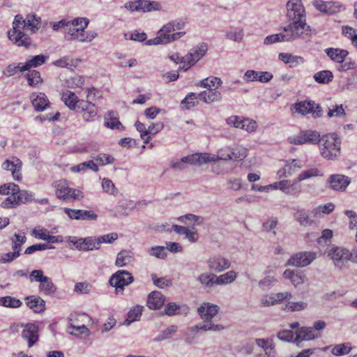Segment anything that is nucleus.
I'll use <instances>...</instances> for the list:
<instances>
[{
  "label": "nucleus",
  "mask_w": 357,
  "mask_h": 357,
  "mask_svg": "<svg viewBox=\"0 0 357 357\" xmlns=\"http://www.w3.org/2000/svg\"><path fill=\"white\" fill-rule=\"evenodd\" d=\"M40 21V17L34 14L28 15L26 20L21 15H17L13 22L12 30L8 32L9 39L18 47L28 48L31 45V40L24 29L26 27L34 33L38 30Z\"/></svg>",
  "instance_id": "f257e3e1"
},
{
  "label": "nucleus",
  "mask_w": 357,
  "mask_h": 357,
  "mask_svg": "<svg viewBox=\"0 0 357 357\" xmlns=\"http://www.w3.org/2000/svg\"><path fill=\"white\" fill-rule=\"evenodd\" d=\"M89 23V20L86 17H77L70 21L66 31L65 38L67 40L79 43L91 42L97 36V33L93 31H85Z\"/></svg>",
  "instance_id": "f03ea898"
},
{
  "label": "nucleus",
  "mask_w": 357,
  "mask_h": 357,
  "mask_svg": "<svg viewBox=\"0 0 357 357\" xmlns=\"http://www.w3.org/2000/svg\"><path fill=\"white\" fill-rule=\"evenodd\" d=\"M219 307L214 304L208 303L201 305L197 311L204 324L202 325H196L189 328L193 333H197L199 330L207 331H220L224 329V327L220 324H215L211 320L218 314Z\"/></svg>",
  "instance_id": "7ed1b4c3"
},
{
  "label": "nucleus",
  "mask_w": 357,
  "mask_h": 357,
  "mask_svg": "<svg viewBox=\"0 0 357 357\" xmlns=\"http://www.w3.org/2000/svg\"><path fill=\"white\" fill-rule=\"evenodd\" d=\"M319 144L321 156L327 160H336L340 154L341 140L335 133L323 135Z\"/></svg>",
  "instance_id": "20e7f679"
},
{
  "label": "nucleus",
  "mask_w": 357,
  "mask_h": 357,
  "mask_svg": "<svg viewBox=\"0 0 357 357\" xmlns=\"http://www.w3.org/2000/svg\"><path fill=\"white\" fill-rule=\"evenodd\" d=\"M284 32L288 37V41L298 38H306L310 35V27L305 23V20L294 21L287 26H284Z\"/></svg>",
  "instance_id": "39448f33"
},
{
  "label": "nucleus",
  "mask_w": 357,
  "mask_h": 357,
  "mask_svg": "<svg viewBox=\"0 0 357 357\" xmlns=\"http://www.w3.org/2000/svg\"><path fill=\"white\" fill-rule=\"evenodd\" d=\"M56 195L59 199L63 200H76L83 198L82 192L76 189L69 187L68 182L65 180H60L55 182Z\"/></svg>",
  "instance_id": "423d86ee"
},
{
  "label": "nucleus",
  "mask_w": 357,
  "mask_h": 357,
  "mask_svg": "<svg viewBox=\"0 0 357 357\" xmlns=\"http://www.w3.org/2000/svg\"><path fill=\"white\" fill-rule=\"evenodd\" d=\"M208 160V156L195 153L183 157L181 160H172L170 162V167L176 170H183L186 168L185 164L200 166L207 164Z\"/></svg>",
  "instance_id": "0eeeda50"
},
{
  "label": "nucleus",
  "mask_w": 357,
  "mask_h": 357,
  "mask_svg": "<svg viewBox=\"0 0 357 357\" xmlns=\"http://www.w3.org/2000/svg\"><path fill=\"white\" fill-rule=\"evenodd\" d=\"M134 278L129 271L120 270L111 276L109 284L115 287L116 294H122L124 287L131 284Z\"/></svg>",
  "instance_id": "6e6552de"
},
{
  "label": "nucleus",
  "mask_w": 357,
  "mask_h": 357,
  "mask_svg": "<svg viewBox=\"0 0 357 357\" xmlns=\"http://www.w3.org/2000/svg\"><path fill=\"white\" fill-rule=\"evenodd\" d=\"M320 141V134L316 130H307L297 135L288 137V142L291 144L301 145L304 144H318Z\"/></svg>",
  "instance_id": "1a4fd4ad"
},
{
  "label": "nucleus",
  "mask_w": 357,
  "mask_h": 357,
  "mask_svg": "<svg viewBox=\"0 0 357 357\" xmlns=\"http://www.w3.org/2000/svg\"><path fill=\"white\" fill-rule=\"evenodd\" d=\"M328 256L333 260L335 267L342 268L351 259V252L342 247H333L327 252Z\"/></svg>",
  "instance_id": "9d476101"
},
{
  "label": "nucleus",
  "mask_w": 357,
  "mask_h": 357,
  "mask_svg": "<svg viewBox=\"0 0 357 357\" xmlns=\"http://www.w3.org/2000/svg\"><path fill=\"white\" fill-rule=\"evenodd\" d=\"M124 7L132 12H151L159 10L161 6L158 1H150L146 0H136L130 1L125 4Z\"/></svg>",
  "instance_id": "9b49d317"
},
{
  "label": "nucleus",
  "mask_w": 357,
  "mask_h": 357,
  "mask_svg": "<svg viewBox=\"0 0 357 357\" xmlns=\"http://www.w3.org/2000/svg\"><path fill=\"white\" fill-rule=\"evenodd\" d=\"M317 258L315 252H300L294 255L287 262L286 266L305 267Z\"/></svg>",
  "instance_id": "f8f14e48"
},
{
  "label": "nucleus",
  "mask_w": 357,
  "mask_h": 357,
  "mask_svg": "<svg viewBox=\"0 0 357 357\" xmlns=\"http://www.w3.org/2000/svg\"><path fill=\"white\" fill-rule=\"evenodd\" d=\"M295 112L301 115L312 114L313 118H318L322 115L321 107L319 105H315L313 101H301L293 105Z\"/></svg>",
  "instance_id": "ddd939ff"
},
{
  "label": "nucleus",
  "mask_w": 357,
  "mask_h": 357,
  "mask_svg": "<svg viewBox=\"0 0 357 357\" xmlns=\"http://www.w3.org/2000/svg\"><path fill=\"white\" fill-rule=\"evenodd\" d=\"M304 12L301 0H289L287 3V16L289 20H305Z\"/></svg>",
  "instance_id": "4468645a"
},
{
  "label": "nucleus",
  "mask_w": 357,
  "mask_h": 357,
  "mask_svg": "<svg viewBox=\"0 0 357 357\" xmlns=\"http://www.w3.org/2000/svg\"><path fill=\"white\" fill-rule=\"evenodd\" d=\"M208 50L207 43H202L190 51L184 56L185 60L191 65H195L201 58H202Z\"/></svg>",
  "instance_id": "2eb2a0df"
},
{
  "label": "nucleus",
  "mask_w": 357,
  "mask_h": 357,
  "mask_svg": "<svg viewBox=\"0 0 357 357\" xmlns=\"http://www.w3.org/2000/svg\"><path fill=\"white\" fill-rule=\"evenodd\" d=\"M64 212L73 220H95L98 215L91 210L71 209L65 208Z\"/></svg>",
  "instance_id": "dca6fc26"
},
{
  "label": "nucleus",
  "mask_w": 357,
  "mask_h": 357,
  "mask_svg": "<svg viewBox=\"0 0 357 357\" xmlns=\"http://www.w3.org/2000/svg\"><path fill=\"white\" fill-rule=\"evenodd\" d=\"M207 264L211 271L217 273L224 271L231 266L229 260L221 255L210 257L207 261Z\"/></svg>",
  "instance_id": "f3484780"
},
{
  "label": "nucleus",
  "mask_w": 357,
  "mask_h": 357,
  "mask_svg": "<svg viewBox=\"0 0 357 357\" xmlns=\"http://www.w3.org/2000/svg\"><path fill=\"white\" fill-rule=\"evenodd\" d=\"M22 166L21 160L17 158H13L12 160H6L2 165V167L6 170L10 171L13 178L18 181L22 179Z\"/></svg>",
  "instance_id": "a211bd4d"
},
{
  "label": "nucleus",
  "mask_w": 357,
  "mask_h": 357,
  "mask_svg": "<svg viewBox=\"0 0 357 357\" xmlns=\"http://www.w3.org/2000/svg\"><path fill=\"white\" fill-rule=\"evenodd\" d=\"M22 337L28 341V347H31L38 340V328L35 324H27L22 333Z\"/></svg>",
  "instance_id": "6ab92c4d"
},
{
  "label": "nucleus",
  "mask_w": 357,
  "mask_h": 357,
  "mask_svg": "<svg viewBox=\"0 0 357 357\" xmlns=\"http://www.w3.org/2000/svg\"><path fill=\"white\" fill-rule=\"evenodd\" d=\"M26 306L35 313H41L45 310V301L38 296H29L25 298Z\"/></svg>",
  "instance_id": "aec40b11"
},
{
  "label": "nucleus",
  "mask_w": 357,
  "mask_h": 357,
  "mask_svg": "<svg viewBox=\"0 0 357 357\" xmlns=\"http://www.w3.org/2000/svg\"><path fill=\"white\" fill-rule=\"evenodd\" d=\"M294 218L301 226L310 227L315 224L317 217L312 215V211L307 213L305 210L301 209L294 213Z\"/></svg>",
  "instance_id": "412c9836"
},
{
  "label": "nucleus",
  "mask_w": 357,
  "mask_h": 357,
  "mask_svg": "<svg viewBox=\"0 0 357 357\" xmlns=\"http://www.w3.org/2000/svg\"><path fill=\"white\" fill-rule=\"evenodd\" d=\"M328 183H330V186L333 190L337 191H343L348 186L350 181L348 177L340 174H336L331 175L329 177Z\"/></svg>",
  "instance_id": "4be33fe9"
},
{
  "label": "nucleus",
  "mask_w": 357,
  "mask_h": 357,
  "mask_svg": "<svg viewBox=\"0 0 357 357\" xmlns=\"http://www.w3.org/2000/svg\"><path fill=\"white\" fill-rule=\"evenodd\" d=\"M31 100L33 107L38 112L43 111L50 104L47 96L43 93H33Z\"/></svg>",
  "instance_id": "5701e85b"
},
{
  "label": "nucleus",
  "mask_w": 357,
  "mask_h": 357,
  "mask_svg": "<svg viewBox=\"0 0 357 357\" xmlns=\"http://www.w3.org/2000/svg\"><path fill=\"white\" fill-rule=\"evenodd\" d=\"M283 277L285 279L289 280L295 287H298L304 284L307 280V277L303 273H295L294 271L290 269L284 271L283 273Z\"/></svg>",
  "instance_id": "b1692460"
},
{
  "label": "nucleus",
  "mask_w": 357,
  "mask_h": 357,
  "mask_svg": "<svg viewBox=\"0 0 357 357\" xmlns=\"http://www.w3.org/2000/svg\"><path fill=\"white\" fill-rule=\"evenodd\" d=\"M165 298L160 291H153L148 296L147 306L152 310L160 308L165 303Z\"/></svg>",
  "instance_id": "393cba45"
},
{
  "label": "nucleus",
  "mask_w": 357,
  "mask_h": 357,
  "mask_svg": "<svg viewBox=\"0 0 357 357\" xmlns=\"http://www.w3.org/2000/svg\"><path fill=\"white\" fill-rule=\"evenodd\" d=\"M279 185L281 186V191L291 195L299 193L302 189L297 178L293 183H291L289 180L281 181H280Z\"/></svg>",
  "instance_id": "a878e982"
},
{
  "label": "nucleus",
  "mask_w": 357,
  "mask_h": 357,
  "mask_svg": "<svg viewBox=\"0 0 357 357\" xmlns=\"http://www.w3.org/2000/svg\"><path fill=\"white\" fill-rule=\"evenodd\" d=\"M61 96L62 101L70 109H76L79 98L75 93L65 90L61 92Z\"/></svg>",
  "instance_id": "bb28decb"
},
{
  "label": "nucleus",
  "mask_w": 357,
  "mask_h": 357,
  "mask_svg": "<svg viewBox=\"0 0 357 357\" xmlns=\"http://www.w3.org/2000/svg\"><path fill=\"white\" fill-rule=\"evenodd\" d=\"M201 100L206 103H211L214 102H219L222 100V96L220 91L216 89H208V91H202L199 94Z\"/></svg>",
  "instance_id": "cd10ccee"
},
{
  "label": "nucleus",
  "mask_w": 357,
  "mask_h": 357,
  "mask_svg": "<svg viewBox=\"0 0 357 357\" xmlns=\"http://www.w3.org/2000/svg\"><path fill=\"white\" fill-rule=\"evenodd\" d=\"M47 56L39 54L31 57L22 66V70H29L32 68L38 67L46 62Z\"/></svg>",
  "instance_id": "c85d7f7f"
},
{
  "label": "nucleus",
  "mask_w": 357,
  "mask_h": 357,
  "mask_svg": "<svg viewBox=\"0 0 357 357\" xmlns=\"http://www.w3.org/2000/svg\"><path fill=\"white\" fill-rule=\"evenodd\" d=\"M143 306L135 305L128 312L127 318L124 321L125 326H130L132 322L139 321L142 313Z\"/></svg>",
  "instance_id": "c756f323"
},
{
  "label": "nucleus",
  "mask_w": 357,
  "mask_h": 357,
  "mask_svg": "<svg viewBox=\"0 0 357 357\" xmlns=\"http://www.w3.org/2000/svg\"><path fill=\"white\" fill-rule=\"evenodd\" d=\"M326 52L331 60L340 63L344 61L345 58L348 55L347 50L340 49L328 48L326 50Z\"/></svg>",
  "instance_id": "7c9ffc66"
},
{
  "label": "nucleus",
  "mask_w": 357,
  "mask_h": 357,
  "mask_svg": "<svg viewBox=\"0 0 357 357\" xmlns=\"http://www.w3.org/2000/svg\"><path fill=\"white\" fill-rule=\"evenodd\" d=\"M97 92V90L95 88H88L87 89V100H79V102H77V107L80 112H84V111L87 110L90 106H92L93 104L91 102V101L94 100L93 98H91V96L96 95V93Z\"/></svg>",
  "instance_id": "2f4dec72"
},
{
  "label": "nucleus",
  "mask_w": 357,
  "mask_h": 357,
  "mask_svg": "<svg viewBox=\"0 0 357 357\" xmlns=\"http://www.w3.org/2000/svg\"><path fill=\"white\" fill-rule=\"evenodd\" d=\"M39 291L45 295L50 296L54 294L56 291V287L52 279L47 276L43 281L40 283Z\"/></svg>",
  "instance_id": "473e14b6"
},
{
  "label": "nucleus",
  "mask_w": 357,
  "mask_h": 357,
  "mask_svg": "<svg viewBox=\"0 0 357 357\" xmlns=\"http://www.w3.org/2000/svg\"><path fill=\"white\" fill-rule=\"evenodd\" d=\"M197 280L205 287L211 288L217 284V275L212 273H203L199 275Z\"/></svg>",
  "instance_id": "72a5a7b5"
},
{
  "label": "nucleus",
  "mask_w": 357,
  "mask_h": 357,
  "mask_svg": "<svg viewBox=\"0 0 357 357\" xmlns=\"http://www.w3.org/2000/svg\"><path fill=\"white\" fill-rule=\"evenodd\" d=\"M317 337L312 328L302 327L296 333L295 341L310 340Z\"/></svg>",
  "instance_id": "f704fd0d"
},
{
  "label": "nucleus",
  "mask_w": 357,
  "mask_h": 357,
  "mask_svg": "<svg viewBox=\"0 0 357 357\" xmlns=\"http://www.w3.org/2000/svg\"><path fill=\"white\" fill-rule=\"evenodd\" d=\"M26 237L24 231H20L19 233H15L10 237L12 244V249L20 252L22 245L26 243Z\"/></svg>",
  "instance_id": "c9c22d12"
},
{
  "label": "nucleus",
  "mask_w": 357,
  "mask_h": 357,
  "mask_svg": "<svg viewBox=\"0 0 357 357\" xmlns=\"http://www.w3.org/2000/svg\"><path fill=\"white\" fill-rule=\"evenodd\" d=\"M231 150L229 149H221L218 152V155L210 154V153H200V155H206L208 158V162H216L219 160H231Z\"/></svg>",
  "instance_id": "e433bc0d"
},
{
  "label": "nucleus",
  "mask_w": 357,
  "mask_h": 357,
  "mask_svg": "<svg viewBox=\"0 0 357 357\" xmlns=\"http://www.w3.org/2000/svg\"><path fill=\"white\" fill-rule=\"evenodd\" d=\"M84 77L80 75H75L63 80V85L66 87L75 89L81 88L84 84Z\"/></svg>",
  "instance_id": "4c0bfd02"
},
{
  "label": "nucleus",
  "mask_w": 357,
  "mask_h": 357,
  "mask_svg": "<svg viewBox=\"0 0 357 357\" xmlns=\"http://www.w3.org/2000/svg\"><path fill=\"white\" fill-rule=\"evenodd\" d=\"M322 171L317 167L310 168L302 172L297 177L298 181L301 182L304 180L310 179L314 177L323 176Z\"/></svg>",
  "instance_id": "58836bf2"
},
{
  "label": "nucleus",
  "mask_w": 357,
  "mask_h": 357,
  "mask_svg": "<svg viewBox=\"0 0 357 357\" xmlns=\"http://www.w3.org/2000/svg\"><path fill=\"white\" fill-rule=\"evenodd\" d=\"M312 5L314 8L321 13L326 14H332L334 10L332 8L333 3L332 2L323 1L322 0H314Z\"/></svg>",
  "instance_id": "ea45409f"
},
{
  "label": "nucleus",
  "mask_w": 357,
  "mask_h": 357,
  "mask_svg": "<svg viewBox=\"0 0 357 357\" xmlns=\"http://www.w3.org/2000/svg\"><path fill=\"white\" fill-rule=\"evenodd\" d=\"M313 77L317 83L328 84L333 80V75L331 71L325 70L316 73Z\"/></svg>",
  "instance_id": "a19ab883"
},
{
  "label": "nucleus",
  "mask_w": 357,
  "mask_h": 357,
  "mask_svg": "<svg viewBox=\"0 0 357 357\" xmlns=\"http://www.w3.org/2000/svg\"><path fill=\"white\" fill-rule=\"evenodd\" d=\"M22 305L20 300L10 296H3L0 298V305L10 308H18Z\"/></svg>",
  "instance_id": "79ce46f5"
},
{
  "label": "nucleus",
  "mask_w": 357,
  "mask_h": 357,
  "mask_svg": "<svg viewBox=\"0 0 357 357\" xmlns=\"http://www.w3.org/2000/svg\"><path fill=\"white\" fill-rule=\"evenodd\" d=\"M131 252L127 250H122L117 254L115 265L118 267H123L132 261Z\"/></svg>",
  "instance_id": "37998d69"
},
{
  "label": "nucleus",
  "mask_w": 357,
  "mask_h": 357,
  "mask_svg": "<svg viewBox=\"0 0 357 357\" xmlns=\"http://www.w3.org/2000/svg\"><path fill=\"white\" fill-rule=\"evenodd\" d=\"M26 77L28 84L32 87H38L43 82L40 73L36 70H29Z\"/></svg>",
  "instance_id": "c03bdc74"
},
{
  "label": "nucleus",
  "mask_w": 357,
  "mask_h": 357,
  "mask_svg": "<svg viewBox=\"0 0 357 357\" xmlns=\"http://www.w3.org/2000/svg\"><path fill=\"white\" fill-rule=\"evenodd\" d=\"M86 169H90L95 172H97L99 170L98 165L93 160H89L72 167L71 171L74 172H79Z\"/></svg>",
  "instance_id": "a18cd8bd"
},
{
  "label": "nucleus",
  "mask_w": 357,
  "mask_h": 357,
  "mask_svg": "<svg viewBox=\"0 0 357 357\" xmlns=\"http://www.w3.org/2000/svg\"><path fill=\"white\" fill-rule=\"evenodd\" d=\"M231 151V160H243L248 155V149L243 146H236Z\"/></svg>",
  "instance_id": "49530a36"
},
{
  "label": "nucleus",
  "mask_w": 357,
  "mask_h": 357,
  "mask_svg": "<svg viewBox=\"0 0 357 357\" xmlns=\"http://www.w3.org/2000/svg\"><path fill=\"white\" fill-rule=\"evenodd\" d=\"M236 276V273L235 271H228L226 273L217 276V284L223 285L230 284L235 281Z\"/></svg>",
  "instance_id": "de8ad7c7"
},
{
  "label": "nucleus",
  "mask_w": 357,
  "mask_h": 357,
  "mask_svg": "<svg viewBox=\"0 0 357 357\" xmlns=\"http://www.w3.org/2000/svg\"><path fill=\"white\" fill-rule=\"evenodd\" d=\"M302 166L298 160H292L291 161H287L284 167L282 169H280L278 173H281L282 172L284 174H287V176H290L293 172L297 171Z\"/></svg>",
  "instance_id": "09e8293b"
},
{
  "label": "nucleus",
  "mask_w": 357,
  "mask_h": 357,
  "mask_svg": "<svg viewBox=\"0 0 357 357\" xmlns=\"http://www.w3.org/2000/svg\"><path fill=\"white\" fill-rule=\"evenodd\" d=\"M335 205L333 203H328L324 205H320L312 210V215L319 218L322 213L330 214L333 211Z\"/></svg>",
  "instance_id": "8fccbe9b"
},
{
  "label": "nucleus",
  "mask_w": 357,
  "mask_h": 357,
  "mask_svg": "<svg viewBox=\"0 0 357 357\" xmlns=\"http://www.w3.org/2000/svg\"><path fill=\"white\" fill-rule=\"evenodd\" d=\"M12 195H16V198L19 205L30 202L33 199V194L27 190H20L18 187L17 192L11 193Z\"/></svg>",
  "instance_id": "3c124183"
},
{
  "label": "nucleus",
  "mask_w": 357,
  "mask_h": 357,
  "mask_svg": "<svg viewBox=\"0 0 357 357\" xmlns=\"http://www.w3.org/2000/svg\"><path fill=\"white\" fill-rule=\"evenodd\" d=\"M177 326H171L163 331L161 332L155 338V341L160 342L162 340H167L173 336V335L176 332Z\"/></svg>",
  "instance_id": "603ef678"
},
{
  "label": "nucleus",
  "mask_w": 357,
  "mask_h": 357,
  "mask_svg": "<svg viewBox=\"0 0 357 357\" xmlns=\"http://www.w3.org/2000/svg\"><path fill=\"white\" fill-rule=\"evenodd\" d=\"M278 41H288V37L285 32L284 33H280L266 36L264 38V43L265 45H271Z\"/></svg>",
  "instance_id": "864d4df0"
},
{
  "label": "nucleus",
  "mask_w": 357,
  "mask_h": 357,
  "mask_svg": "<svg viewBox=\"0 0 357 357\" xmlns=\"http://www.w3.org/2000/svg\"><path fill=\"white\" fill-rule=\"evenodd\" d=\"M99 248L100 244L98 238L92 236L84 238V251L98 250Z\"/></svg>",
  "instance_id": "5fc2aeb1"
},
{
  "label": "nucleus",
  "mask_w": 357,
  "mask_h": 357,
  "mask_svg": "<svg viewBox=\"0 0 357 357\" xmlns=\"http://www.w3.org/2000/svg\"><path fill=\"white\" fill-rule=\"evenodd\" d=\"M351 347L349 343L340 344L334 347L332 349V354L335 356H342L350 352Z\"/></svg>",
  "instance_id": "6e6d98bb"
},
{
  "label": "nucleus",
  "mask_w": 357,
  "mask_h": 357,
  "mask_svg": "<svg viewBox=\"0 0 357 357\" xmlns=\"http://www.w3.org/2000/svg\"><path fill=\"white\" fill-rule=\"evenodd\" d=\"M18 190V185L14 183H5L0 185V195H9Z\"/></svg>",
  "instance_id": "4d7b16f0"
},
{
  "label": "nucleus",
  "mask_w": 357,
  "mask_h": 357,
  "mask_svg": "<svg viewBox=\"0 0 357 357\" xmlns=\"http://www.w3.org/2000/svg\"><path fill=\"white\" fill-rule=\"evenodd\" d=\"M148 253L151 256H153L160 259H164L167 256L166 248L164 246L152 247L149 249Z\"/></svg>",
  "instance_id": "13d9d810"
},
{
  "label": "nucleus",
  "mask_w": 357,
  "mask_h": 357,
  "mask_svg": "<svg viewBox=\"0 0 357 357\" xmlns=\"http://www.w3.org/2000/svg\"><path fill=\"white\" fill-rule=\"evenodd\" d=\"M102 187L106 193L114 195L117 193V189L115 188L113 182L109 178H103L102 181Z\"/></svg>",
  "instance_id": "bf43d9fd"
},
{
  "label": "nucleus",
  "mask_w": 357,
  "mask_h": 357,
  "mask_svg": "<svg viewBox=\"0 0 357 357\" xmlns=\"http://www.w3.org/2000/svg\"><path fill=\"white\" fill-rule=\"evenodd\" d=\"M24 63H18L17 64L12 63L8 65L5 70L3 71V75L6 77H11L14 75L17 71L24 72L25 70H22V66Z\"/></svg>",
  "instance_id": "052dcab7"
},
{
  "label": "nucleus",
  "mask_w": 357,
  "mask_h": 357,
  "mask_svg": "<svg viewBox=\"0 0 357 357\" xmlns=\"http://www.w3.org/2000/svg\"><path fill=\"white\" fill-rule=\"evenodd\" d=\"M307 306V303L304 301L298 302H289L286 305V308L288 311L295 312L300 311L305 309Z\"/></svg>",
  "instance_id": "680f3d73"
},
{
  "label": "nucleus",
  "mask_w": 357,
  "mask_h": 357,
  "mask_svg": "<svg viewBox=\"0 0 357 357\" xmlns=\"http://www.w3.org/2000/svg\"><path fill=\"white\" fill-rule=\"evenodd\" d=\"M114 113L113 112H109V119H107L105 124L108 128L112 129L121 130L123 128V126L118 119L114 116Z\"/></svg>",
  "instance_id": "e2e57ef3"
},
{
  "label": "nucleus",
  "mask_w": 357,
  "mask_h": 357,
  "mask_svg": "<svg viewBox=\"0 0 357 357\" xmlns=\"http://www.w3.org/2000/svg\"><path fill=\"white\" fill-rule=\"evenodd\" d=\"M54 248V246L49 245L48 244H45V243L35 244V245L28 247L25 250L24 254L31 255L33 252L38 251V250H44L46 249H53Z\"/></svg>",
  "instance_id": "0e129e2a"
},
{
  "label": "nucleus",
  "mask_w": 357,
  "mask_h": 357,
  "mask_svg": "<svg viewBox=\"0 0 357 357\" xmlns=\"http://www.w3.org/2000/svg\"><path fill=\"white\" fill-rule=\"evenodd\" d=\"M257 128V123L255 121L250 119L243 118L241 129L245 130L248 132H252Z\"/></svg>",
  "instance_id": "69168bd1"
},
{
  "label": "nucleus",
  "mask_w": 357,
  "mask_h": 357,
  "mask_svg": "<svg viewBox=\"0 0 357 357\" xmlns=\"http://www.w3.org/2000/svg\"><path fill=\"white\" fill-rule=\"evenodd\" d=\"M197 96L195 93H190L181 101V105L185 109H189L190 108L195 106V100Z\"/></svg>",
  "instance_id": "338daca9"
},
{
  "label": "nucleus",
  "mask_w": 357,
  "mask_h": 357,
  "mask_svg": "<svg viewBox=\"0 0 357 357\" xmlns=\"http://www.w3.org/2000/svg\"><path fill=\"white\" fill-rule=\"evenodd\" d=\"M89 146L88 144H77L70 148V152L73 153L84 154L89 152Z\"/></svg>",
  "instance_id": "774afa93"
}]
</instances>
